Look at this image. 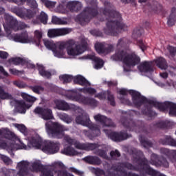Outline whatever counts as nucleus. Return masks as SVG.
Masks as SVG:
<instances>
[{
    "mask_svg": "<svg viewBox=\"0 0 176 176\" xmlns=\"http://www.w3.org/2000/svg\"><path fill=\"white\" fill-rule=\"evenodd\" d=\"M10 2H14L16 5H24L27 2L28 6L30 8H38V3H36V1L35 0H8Z\"/></svg>",
    "mask_w": 176,
    "mask_h": 176,
    "instance_id": "a878e982",
    "label": "nucleus"
},
{
    "mask_svg": "<svg viewBox=\"0 0 176 176\" xmlns=\"http://www.w3.org/2000/svg\"><path fill=\"white\" fill-rule=\"evenodd\" d=\"M133 35L135 38H137L138 36H141L142 35V29H135L133 31Z\"/></svg>",
    "mask_w": 176,
    "mask_h": 176,
    "instance_id": "0e129e2a",
    "label": "nucleus"
},
{
    "mask_svg": "<svg viewBox=\"0 0 176 176\" xmlns=\"http://www.w3.org/2000/svg\"><path fill=\"white\" fill-rule=\"evenodd\" d=\"M60 142L47 140L44 141L38 137H32L29 140V143L27 145L21 142V149H28L31 148H36V149H41L45 153H49L50 155H54L58 153L60 151Z\"/></svg>",
    "mask_w": 176,
    "mask_h": 176,
    "instance_id": "f03ea898",
    "label": "nucleus"
},
{
    "mask_svg": "<svg viewBox=\"0 0 176 176\" xmlns=\"http://www.w3.org/2000/svg\"><path fill=\"white\" fill-rule=\"evenodd\" d=\"M37 69L38 71L39 75L43 76V78H47V79H50L52 78V73L49 71H47L43 65L37 64Z\"/></svg>",
    "mask_w": 176,
    "mask_h": 176,
    "instance_id": "72a5a7b5",
    "label": "nucleus"
},
{
    "mask_svg": "<svg viewBox=\"0 0 176 176\" xmlns=\"http://www.w3.org/2000/svg\"><path fill=\"white\" fill-rule=\"evenodd\" d=\"M166 142L171 146H176V140L170 136L166 138Z\"/></svg>",
    "mask_w": 176,
    "mask_h": 176,
    "instance_id": "680f3d73",
    "label": "nucleus"
},
{
    "mask_svg": "<svg viewBox=\"0 0 176 176\" xmlns=\"http://www.w3.org/2000/svg\"><path fill=\"white\" fill-rule=\"evenodd\" d=\"M74 46L75 47L74 48ZM64 49H67V54L69 56H79L85 53L87 50V40L85 38H82L80 41V44L75 45V41L69 40L66 42L60 43L57 47V45L52 51L55 57L61 58L64 54Z\"/></svg>",
    "mask_w": 176,
    "mask_h": 176,
    "instance_id": "f257e3e1",
    "label": "nucleus"
},
{
    "mask_svg": "<svg viewBox=\"0 0 176 176\" xmlns=\"http://www.w3.org/2000/svg\"><path fill=\"white\" fill-rule=\"evenodd\" d=\"M94 119L96 122H99L103 127H111V123H108V118L107 116L98 114L94 116Z\"/></svg>",
    "mask_w": 176,
    "mask_h": 176,
    "instance_id": "7c9ffc66",
    "label": "nucleus"
},
{
    "mask_svg": "<svg viewBox=\"0 0 176 176\" xmlns=\"http://www.w3.org/2000/svg\"><path fill=\"white\" fill-rule=\"evenodd\" d=\"M127 28V25L123 23L122 21H120L119 24L116 25V26L111 28V32L113 35H116L122 30L126 31Z\"/></svg>",
    "mask_w": 176,
    "mask_h": 176,
    "instance_id": "c756f323",
    "label": "nucleus"
},
{
    "mask_svg": "<svg viewBox=\"0 0 176 176\" xmlns=\"http://www.w3.org/2000/svg\"><path fill=\"white\" fill-rule=\"evenodd\" d=\"M77 149L81 151H94V149H98L100 148V144L98 143H80L76 145Z\"/></svg>",
    "mask_w": 176,
    "mask_h": 176,
    "instance_id": "a211bd4d",
    "label": "nucleus"
},
{
    "mask_svg": "<svg viewBox=\"0 0 176 176\" xmlns=\"http://www.w3.org/2000/svg\"><path fill=\"white\" fill-rule=\"evenodd\" d=\"M151 164H154L159 167V166H163L164 167H168V162L163 157H160L159 160L157 158L155 159V156L151 158Z\"/></svg>",
    "mask_w": 176,
    "mask_h": 176,
    "instance_id": "c85d7f7f",
    "label": "nucleus"
},
{
    "mask_svg": "<svg viewBox=\"0 0 176 176\" xmlns=\"http://www.w3.org/2000/svg\"><path fill=\"white\" fill-rule=\"evenodd\" d=\"M54 173L56 176H69L70 174L65 170H55Z\"/></svg>",
    "mask_w": 176,
    "mask_h": 176,
    "instance_id": "052dcab7",
    "label": "nucleus"
},
{
    "mask_svg": "<svg viewBox=\"0 0 176 176\" xmlns=\"http://www.w3.org/2000/svg\"><path fill=\"white\" fill-rule=\"evenodd\" d=\"M22 98L24 100V101H26V102H29L30 104H26V107L25 108H31V107H32V104H34V102H35V101H36V98L28 95L25 93H21V94Z\"/></svg>",
    "mask_w": 176,
    "mask_h": 176,
    "instance_id": "2f4dec72",
    "label": "nucleus"
},
{
    "mask_svg": "<svg viewBox=\"0 0 176 176\" xmlns=\"http://www.w3.org/2000/svg\"><path fill=\"white\" fill-rule=\"evenodd\" d=\"M149 104L151 105V107H155L160 111H166V109L169 108V115L176 116V103L170 102L160 103L156 100H152L149 101Z\"/></svg>",
    "mask_w": 176,
    "mask_h": 176,
    "instance_id": "6e6552de",
    "label": "nucleus"
},
{
    "mask_svg": "<svg viewBox=\"0 0 176 176\" xmlns=\"http://www.w3.org/2000/svg\"><path fill=\"white\" fill-rule=\"evenodd\" d=\"M63 155H66V156H75L77 155L76 151L72 146H68L66 148H64L62 151Z\"/></svg>",
    "mask_w": 176,
    "mask_h": 176,
    "instance_id": "58836bf2",
    "label": "nucleus"
},
{
    "mask_svg": "<svg viewBox=\"0 0 176 176\" xmlns=\"http://www.w3.org/2000/svg\"><path fill=\"white\" fill-rule=\"evenodd\" d=\"M111 140L113 141H123L124 140H127V135L125 137H120L119 133L111 132Z\"/></svg>",
    "mask_w": 176,
    "mask_h": 176,
    "instance_id": "49530a36",
    "label": "nucleus"
},
{
    "mask_svg": "<svg viewBox=\"0 0 176 176\" xmlns=\"http://www.w3.org/2000/svg\"><path fill=\"white\" fill-rule=\"evenodd\" d=\"M45 167V166L42 165V164H41V162H34L32 164V171H34L36 173H38V171L41 172Z\"/></svg>",
    "mask_w": 176,
    "mask_h": 176,
    "instance_id": "a18cd8bd",
    "label": "nucleus"
},
{
    "mask_svg": "<svg viewBox=\"0 0 176 176\" xmlns=\"http://www.w3.org/2000/svg\"><path fill=\"white\" fill-rule=\"evenodd\" d=\"M155 64L158 68L160 69H167L168 66L167 65V62L166 61V59L164 58H158L155 60Z\"/></svg>",
    "mask_w": 176,
    "mask_h": 176,
    "instance_id": "e433bc0d",
    "label": "nucleus"
},
{
    "mask_svg": "<svg viewBox=\"0 0 176 176\" xmlns=\"http://www.w3.org/2000/svg\"><path fill=\"white\" fill-rule=\"evenodd\" d=\"M6 135H8V138H14V137H16V135L14 134V133L10 131V130H7L6 131V133H5Z\"/></svg>",
    "mask_w": 176,
    "mask_h": 176,
    "instance_id": "774afa93",
    "label": "nucleus"
},
{
    "mask_svg": "<svg viewBox=\"0 0 176 176\" xmlns=\"http://www.w3.org/2000/svg\"><path fill=\"white\" fill-rule=\"evenodd\" d=\"M69 170L72 172V173H74V174H76L77 175H83V172L82 171H80L74 167H72L69 168Z\"/></svg>",
    "mask_w": 176,
    "mask_h": 176,
    "instance_id": "338daca9",
    "label": "nucleus"
},
{
    "mask_svg": "<svg viewBox=\"0 0 176 176\" xmlns=\"http://www.w3.org/2000/svg\"><path fill=\"white\" fill-rule=\"evenodd\" d=\"M5 23L3 24L4 30L6 34L10 35L12 31H20V30H24L27 28V25L23 22H19L17 19L11 16L9 14H5L4 15Z\"/></svg>",
    "mask_w": 176,
    "mask_h": 176,
    "instance_id": "0eeeda50",
    "label": "nucleus"
},
{
    "mask_svg": "<svg viewBox=\"0 0 176 176\" xmlns=\"http://www.w3.org/2000/svg\"><path fill=\"white\" fill-rule=\"evenodd\" d=\"M83 58H89V60L94 61V63H95V69H101V68L104 67V60L95 55H87L86 56H83Z\"/></svg>",
    "mask_w": 176,
    "mask_h": 176,
    "instance_id": "aec40b11",
    "label": "nucleus"
},
{
    "mask_svg": "<svg viewBox=\"0 0 176 176\" xmlns=\"http://www.w3.org/2000/svg\"><path fill=\"white\" fill-rule=\"evenodd\" d=\"M36 17V12L30 9H24L23 14L22 15V19L23 20H31Z\"/></svg>",
    "mask_w": 176,
    "mask_h": 176,
    "instance_id": "473e14b6",
    "label": "nucleus"
},
{
    "mask_svg": "<svg viewBox=\"0 0 176 176\" xmlns=\"http://www.w3.org/2000/svg\"><path fill=\"white\" fill-rule=\"evenodd\" d=\"M108 151L107 149H100L98 148L96 150L95 153L102 159H104V160H109V157L108 156Z\"/></svg>",
    "mask_w": 176,
    "mask_h": 176,
    "instance_id": "ea45409f",
    "label": "nucleus"
},
{
    "mask_svg": "<svg viewBox=\"0 0 176 176\" xmlns=\"http://www.w3.org/2000/svg\"><path fill=\"white\" fill-rule=\"evenodd\" d=\"M14 42H19V43H29L28 33L23 32L21 34H16L13 36Z\"/></svg>",
    "mask_w": 176,
    "mask_h": 176,
    "instance_id": "5701e85b",
    "label": "nucleus"
},
{
    "mask_svg": "<svg viewBox=\"0 0 176 176\" xmlns=\"http://www.w3.org/2000/svg\"><path fill=\"white\" fill-rule=\"evenodd\" d=\"M59 79L60 80H61V82H63V83L65 84L71 83V82H72V79H74V77L71 75L63 74L59 76Z\"/></svg>",
    "mask_w": 176,
    "mask_h": 176,
    "instance_id": "37998d69",
    "label": "nucleus"
},
{
    "mask_svg": "<svg viewBox=\"0 0 176 176\" xmlns=\"http://www.w3.org/2000/svg\"><path fill=\"white\" fill-rule=\"evenodd\" d=\"M0 98L1 100H12L13 96L12 94L6 92L5 89H3V87L0 86Z\"/></svg>",
    "mask_w": 176,
    "mask_h": 176,
    "instance_id": "a19ab883",
    "label": "nucleus"
},
{
    "mask_svg": "<svg viewBox=\"0 0 176 176\" xmlns=\"http://www.w3.org/2000/svg\"><path fill=\"white\" fill-rule=\"evenodd\" d=\"M148 9L155 12V13H160L163 10V7L157 1L155 0H150L148 2Z\"/></svg>",
    "mask_w": 176,
    "mask_h": 176,
    "instance_id": "393cba45",
    "label": "nucleus"
},
{
    "mask_svg": "<svg viewBox=\"0 0 176 176\" xmlns=\"http://www.w3.org/2000/svg\"><path fill=\"white\" fill-rule=\"evenodd\" d=\"M10 174V172H9V170H8L6 168H2L0 170V176H9Z\"/></svg>",
    "mask_w": 176,
    "mask_h": 176,
    "instance_id": "e2e57ef3",
    "label": "nucleus"
},
{
    "mask_svg": "<svg viewBox=\"0 0 176 176\" xmlns=\"http://www.w3.org/2000/svg\"><path fill=\"white\" fill-rule=\"evenodd\" d=\"M67 8L72 13H74V12H76V13H78L79 10L82 9V3L78 1H70L67 3Z\"/></svg>",
    "mask_w": 176,
    "mask_h": 176,
    "instance_id": "412c9836",
    "label": "nucleus"
},
{
    "mask_svg": "<svg viewBox=\"0 0 176 176\" xmlns=\"http://www.w3.org/2000/svg\"><path fill=\"white\" fill-rule=\"evenodd\" d=\"M12 13H14L18 17H20L21 19L23 18V14L24 13V9L19 7H15L12 9Z\"/></svg>",
    "mask_w": 176,
    "mask_h": 176,
    "instance_id": "de8ad7c7",
    "label": "nucleus"
},
{
    "mask_svg": "<svg viewBox=\"0 0 176 176\" xmlns=\"http://www.w3.org/2000/svg\"><path fill=\"white\" fill-rule=\"evenodd\" d=\"M0 159L6 166H9V164H12L13 163L12 159L5 155L0 154Z\"/></svg>",
    "mask_w": 176,
    "mask_h": 176,
    "instance_id": "603ef678",
    "label": "nucleus"
},
{
    "mask_svg": "<svg viewBox=\"0 0 176 176\" xmlns=\"http://www.w3.org/2000/svg\"><path fill=\"white\" fill-rule=\"evenodd\" d=\"M15 127L18 129V130L24 134V135H27V127L22 124H15Z\"/></svg>",
    "mask_w": 176,
    "mask_h": 176,
    "instance_id": "6e6d98bb",
    "label": "nucleus"
},
{
    "mask_svg": "<svg viewBox=\"0 0 176 176\" xmlns=\"http://www.w3.org/2000/svg\"><path fill=\"white\" fill-rule=\"evenodd\" d=\"M104 8L100 9V12L104 16L106 23V28H104V32L106 35H111V3L108 1L104 2Z\"/></svg>",
    "mask_w": 176,
    "mask_h": 176,
    "instance_id": "1a4fd4ad",
    "label": "nucleus"
},
{
    "mask_svg": "<svg viewBox=\"0 0 176 176\" xmlns=\"http://www.w3.org/2000/svg\"><path fill=\"white\" fill-rule=\"evenodd\" d=\"M115 61H122L124 64V71L129 72L131 71L135 65H138L141 58L135 53L127 54L123 50L118 51L113 56Z\"/></svg>",
    "mask_w": 176,
    "mask_h": 176,
    "instance_id": "20e7f679",
    "label": "nucleus"
},
{
    "mask_svg": "<svg viewBox=\"0 0 176 176\" xmlns=\"http://www.w3.org/2000/svg\"><path fill=\"white\" fill-rule=\"evenodd\" d=\"M173 151H175L174 150L170 151L167 148L161 149L162 153H164V155H166V156H169V157H173V159H174V155L173 154Z\"/></svg>",
    "mask_w": 176,
    "mask_h": 176,
    "instance_id": "bf43d9fd",
    "label": "nucleus"
},
{
    "mask_svg": "<svg viewBox=\"0 0 176 176\" xmlns=\"http://www.w3.org/2000/svg\"><path fill=\"white\" fill-rule=\"evenodd\" d=\"M31 89L32 91L36 94H40L41 91H43V90H45V88L41 85L31 87Z\"/></svg>",
    "mask_w": 176,
    "mask_h": 176,
    "instance_id": "4d7b16f0",
    "label": "nucleus"
},
{
    "mask_svg": "<svg viewBox=\"0 0 176 176\" xmlns=\"http://www.w3.org/2000/svg\"><path fill=\"white\" fill-rule=\"evenodd\" d=\"M138 69L140 72H152V71H153L152 63L148 61L142 62L138 66Z\"/></svg>",
    "mask_w": 176,
    "mask_h": 176,
    "instance_id": "cd10ccee",
    "label": "nucleus"
},
{
    "mask_svg": "<svg viewBox=\"0 0 176 176\" xmlns=\"http://www.w3.org/2000/svg\"><path fill=\"white\" fill-rule=\"evenodd\" d=\"M94 47L98 54H108L111 52V45L105 43H96Z\"/></svg>",
    "mask_w": 176,
    "mask_h": 176,
    "instance_id": "2eb2a0df",
    "label": "nucleus"
},
{
    "mask_svg": "<svg viewBox=\"0 0 176 176\" xmlns=\"http://www.w3.org/2000/svg\"><path fill=\"white\" fill-rule=\"evenodd\" d=\"M30 166V162L28 161H21L17 164L18 167V175L19 176H27L28 175V167Z\"/></svg>",
    "mask_w": 176,
    "mask_h": 176,
    "instance_id": "dca6fc26",
    "label": "nucleus"
},
{
    "mask_svg": "<svg viewBox=\"0 0 176 176\" xmlns=\"http://www.w3.org/2000/svg\"><path fill=\"white\" fill-rule=\"evenodd\" d=\"M47 133L52 138L56 140H62L67 142L69 146L74 145L75 148L78 149L76 145L80 144V142L76 141L75 139H72L69 135H65V131H68L69 129L68 127L60 124L58 122H52L51 124H46Z\"/></svg>",
    "mask_w": 176,
    "mask_h": 176,
    "instance_id": "7ed1b4c3",
    "label": "nucleus"
},
{
    "mask_svg": "<svg viewBox=\"0 0 176 176\" xmlns=\"http://www.w3.org/2000/svg\"><path fill=\"white\" fill-rule=\"evenodd\" d=\"M72 32V29L68 28L49 29L47 31L48 38H57V36H65Z\"/></svg>",
    "mask_w": 176,
    "mask_h": 176,
    "instance_id": "f8f14e48",
    "label": "nucleus"
},
{
    "mask_svg": "<svg viewBox=\"0 0 176 176\" xmlns=\"http://www.w3.org/2000/svg\"><path fill=\"white\" fill-rule=\"evenodd\" d=\"M34 113L37 115H40L41 116L42 119L44 120H51V119H54L53 116V111L50 108H45V107H37L34 110Z\"/></svg>",
    "mask_w": 176,
    "mask_h": 176,
    "instance_id": "ddd939ff",
    "label": "nucleus"
},
{
    "mask_svg": "<svg viewBox=\"0 0 176 176\" xmlns=\"http://www.w3.org/2000/svg\"><path fill=\"white\" fill-rule=\"evenodd\" d=\"M96 98L99 100H108V101H111V91L109 90L107 91L100 92L96 95H95Z\"/></svg>",
    "mask_w": 176,
    "mask_h": 176,
    "instance_id": "4c0bfd02",
    "label": "nucleus"
},
{
    "mask_svg": "<svg viewBox=\"0 0 176 176\" xmlns=\"http://www.w3.org/2000/svg\"><path fill=\"white\" fill-rule=\"evenodd\" d=\"M52 24H55L56 25H67L68 24V21L67 19H60L56 16H53L52 19Z\"/></svg>",
    "mask_w": 176,
    "mask_h": 176,
    "instance_id": "c9c22d12",
    "label": "nucleus"
},
{
    "mask_svg": "<svg viewBox=\"0 0 176 176\" xmlns=\"http://www.w3.org/2000/svg\"><path fill=\"white\" fill-rule=\"evenodd\" d=\"M44 45H45V47H47V49H48V50H52V52L54 49H56V45L54 44V43H53L50 41H44Z\"/></svg>",
    "mask_w": 176,
    "mask_h": 176,
    "instance_id": "5fc2aeb1",
    "label": "nucleus"
},
{
    "mask_svg": "<svg viewBox=\"0 0 176 176\" xmlns=\"http://www.w3.org/2000/svg\"><path fill=\"white\" fill-rule=\"evenodd\" d=\"M41 176H54L53 175V173H52V169H50L49 167L45 166L41 171Z\"/></svg>",
    "mask_w": 176,
    "mask_h": 176,
    "instance_id": "864d4df0",
    "label": "nucleus"
},
{
    "mask_svg": "<svg viewBox=\"0 0 176 176\" xmlns=\"http://www.w3.org/2000/svg\"><path fill=\"white\" fill-rule=\"evenodd\" d=\"M90 4L92 5L91 7H86L77 16L78 21H80L82 25L90 23V20H91L93 17H96L98 15L97 0H91Z\"/></svg>",
    "mask_w": 176,
    "mask_h": 176,
    "instance_id": "423d86ee",
    "label": "nucleus"
},
{
    "mask_svg": "<svg viewBox=\"0 0 176 176\" xmlns=\"http://www.w3.org/2000/svg\"><path fill=\"white\" fill-rule=\"evenodd\" d=\"M58 116L59 118L65 123L69 124L72 122V119H71V117H69L67 113H60Z\"/></svg>",
    "mask_w": 176,
    "mask_h": 176,
    "instance_id": "3c124183",
    "label": "nucleus"
},
{
    "mask_svg": "<svg viewBox=\"0 0 176 176\" xmlns=\"http://www.w3.org/2000/svg\"><path fill=\"white\" fill-rule=\"evenodd\" d=\"M91 171L93 174H95L96 176L105 175V171L100 168H91Z\"/></svg>",
    "mask_w": 176,
    "mask_h": 176,
    "instance_id": "8fccbe9b",
    "label": "nucleus"
},
{
    "mask_svg": "<svg viewBox=\"0 0 176 176\" xmlns=\"http://www.w3.org/2000/svg\"><path fill=\"white\" fill-rule=\"evenodd\" d=\"M47 20H49V16L45 12L42 11L35 19H32L33 24H47Z\"/></svg>",
    "mask_w": 176,
    "mask_h": 176,
    "instance_id": "b1692460",
    "label": "nucleus"
},
{
    "mask_svg": "<svg viewBox=\"0 0 176 176\" xmlns=\"http://www.w3.org/2000/svg\"><path fill=\"white\" fill-rule=\"evenodd\" d=\"M10 61L14 65H24L25 63V60L23 59L22 58L18 57V58H12Z\"/></svg>",
    "mask_w": 176,
    "mask_h": 176,
    "instance_id": "09e8293b",
    "label": "nucleus"
},
{
    "mask_svg": "<svg viewBox=\"0 0 176 176\" xmlns=\"http://www.w3.org/2000/svg\"><path fill=\"white\" fill-rule=\"evenodd\" d=\"M122 20V14H120L119 11L115 8H112L111 12V28L112 29L116 27V25L119 24Z\"/></svg>",
    "mask_w": 176,
    "mask_h": 176,
    "instance_id": "4468645a",
    "label": "nucleus"
},
{
    "mask_svg": "<svg viewBox=\"0 0 176 176\" xmlns=\"http://www.w3.org/2000/svg\"><path fill=\"white\" fill-rule=\"evenodd\" d=\"M168 52L170 53V55L172 57H174V56H175V54H176V48L175 47L169 46L168 47Z\"/></svg>",
    "mask_w": 176,
    "mask_h": 176,
    "instance_id": "69168bd1",
    "label": "nucleus"
},
{
    "mask_svg": "<svg viewBox=\"0 0 176 176\" xmlns=\"http://www.w3.org/2000/svg\"><path fill=\"white\" fill-rule=\"evenodd\" d=\"M85 162L93 166H100L102 161L98 156H87L84 158Z\"/></svg>",
    "mask_w": 176,
    "mask_h": 176,
    "instance_id": "bb28decb",
    "label": "nucleus"
},
{
    "mask_svg": "<svg viewBox=\"0 0 176 176\" xmlns=\"http://www.w3.org/2000/svg\"><path fill=\"white\" fill-rule=\"evenodd\" d=\"M69 98L73 101L80 102V104H85V105H89V107H96L98 105V102L94 98L83 96L80 94L69 95Z\"/></svg>",
    "mask_w": 176,
    "mask_h": 176,
    "instance_id": "9b49d317",
    "label": "nucleus"
},
{
    "mask_svg": "<svg viewBox=\"0 0 176 176\" xmlns=\"http://www.w3.org/2000/svg\"><path fill=\"white\" fill-rule=\"evenodd\" d=\"M55 105L59 111H71L75 109V105L69 104L65 100H56Z\"/></svg>",
    "mask_w": 176,
    "mask_h": 176,
    "instance_id": "f3484780",
    "label": "nucleus"
},
{
    "mask_svg": "<svg viewBox=\"0 0 176 176\" xmlns=\"http://www.w3.org/2000/svg\"><path fill=\"white\" fill-rule=\"evenodd\" d=\"M34 43H36L37 46H39V45H41V41H42V32L39 30H36L34 32Z\"/></svg>",
    "mask_w": 176,
    "mask_h": 176,
    "instance_id": "79ce46f5",
    "label": "nucleus"
},
{
    "mask_svg": "<svg viewBox=\"0 0 176 176\" xmlns=\"http://www.w3.org/2000/svg\"><path fill=\"white\" fill-rule=\"evenodd\" d=\"M10 100V104L11 107H14V105H17V109L21 113H25V107H27V104H25V102L23 100H16L15 99L12 98L9 99Z\"/></svg>",
    "mask_w": 176,
    "mask_h": 176,
    "instance_id": "6ab92c4d",
    "label": "nucleus"
},
{
    "mask_svg": "<svg viewBox=\"0 0 176 176\" xmlns=\"http://www.w3.org/2000/svg\"><path fill=\"white\" fill-rule=\"evenodd\" d=\"M175 23V14L173 13L170 14L169 16V18L168 19V25L169 27H171L172 25H174Z\"/></svg>",
    "mask_w": 176,
    "mask_h": 176,
    "instance_id": "13d9d810",
    "label": "nucleus"
},
{
    "mask_svg": "<svg viewBox=\"0 0 176 176\" xmlns=\"http://www.w3.org/2000/svg\"><path fill=\"white\" fill-rule=\"evenodd\" d=\"M80 91L84 93V94H90V96H94L97 93V90L93 87H85L81 89Z\"/></svg>",
    "mask_w": 176,
    "mask_h": 176,
    "instance_id": "c03bdc74",
    "label": "nucleus"
},
{
    "mask_svg": "<svg viewBox=\"0 0 176 176\" xmlns=\"http://www.w3.org/2000/svg\"><path fill=\"white\" fill-rule=\"evenodd\" d=\"M76 122L78 124L86 126L89 129L90 131H84V134L88 137L89 140H93V138H96V137H98L101 134V131H100L98 125L93 124L91 121H90V118L87 114L78 116L76 118Z\"/></svg>",
    "mask_w": 176,
    "mask_h": 176,
    "instance_id": "39448f33",
    "label": "nucleus"
},
{
    "mask_svg": "<svg viewBox=\"0 0 176 176\" xmlns=\"http://www.w3.org/2000/svg\"><path fill=\"white\" fill-rule=\"evenodd\" d=\"M119 93L122 96H126V94L129 93V94H131L132 96L133 104H135L136 107H140V105H142V104L146 101V99L144 96H142L140 92L135 91L134 90L127 91L125 89H120Z\"/></svg>",
    "mask_w": 176,
    "mask_h": 176,
    "instance_id": "9d476101",
    "label": "nucleus"
},
{
    "mask_svg": "<svg viewBox=\"0 0 176 176\" xmlns=\"http://www.w3.org/2000/svg\"><path fill=\"white\" fill-rule=\"evenodd\" d=\"M74 85H79L80 86H84L85 87L91 86V83L81 75H78L74 77Z\"/></svg>",
    "mask_w": 176,
    "mask_h": 176,
    "instance_id": "4be33fe9",
    "label": "nucleus"
},
{
    "mask_svg": "<svg viewBox=\"0 0 176 176\" xmlns=\"http://www.w3.org/2000/svg\"><path fill=\"white\" fill-rule=\"evenodd\" d=\"M0 148L2 149H7V151H14V143L13 142H8L6 143L5 141L0 140Z\"/></svg>",
    "mask_w": 176,
    "mask_h": 176,
    "instance_id": "f704fd0d",
    "label": "nucleus"
}]
</instances>
